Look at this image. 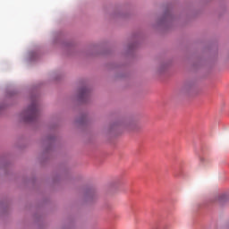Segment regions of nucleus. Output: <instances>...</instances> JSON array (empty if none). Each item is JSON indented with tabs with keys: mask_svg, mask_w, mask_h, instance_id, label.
Instances as JSON below:
<instances>
[{
	"mask_svg": "<svg viewBox=\"0 0 229 229\" xmlns=\"http://www.w3.org/2000/svg\"><path fill=\"white\" fill-rule=\"evenodd\" d=\"M28 117L25 118V121H33L37 115H38V106L37 102H32L31 105L26 111Z\"/></svg>",
	"mask_w": 229,
	"mask_h": 229,
	"instance_id": "1",
	"label": "nucleus"
},
{
	"mask_svg": "<svg viewBox=\"0 0 229 229\" xmlns=\"http://www.w3.org/2000/svg\"><path fill=\"white\" fill-rule=\"evenodd\" d=\"M89 93V90L87 89V88H83L82 89H81V98H85V96H87V94Z\"/></svg>",
	"mask_w": 229,
	"mask_h": 229,
	"instance_id": "2",
	"label": "nucleus"
}]
</instances>
